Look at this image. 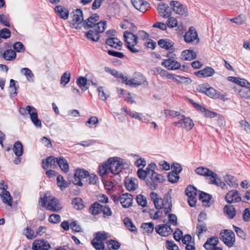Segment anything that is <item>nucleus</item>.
I'll return each instance as SVG.
<instances>
[{"label":"nucleus","mask_w":250,"mask_h":250,"mask_svg":"<svg viewBox=\"0 0 250 250\" xmlns=\"http://www.w3.org/2000/svg\"><path fill=\"white\" fill-rule=\"evenodd\" d=\"M155 167V164L152 163L145 169L142 167V180H144L146 186L152 190L157 189L159 184L166 180L163 176L154 171Z\"/></svg>","instance_id":"nucleus-1"},{"label":"nucleus","mask_w":250,"mask_h":250,"mask_svg":"<svg viewBox=\"0 0 250 250\" xmlns=\"http://www.w3.org/2000/svg\"><path fill=\"white\" fill-rule=\"evenodd\" d=\"M40 202L42 207H45L46 210L59 212L62 209L59 200L52 196L49 192H46L43 197L40 198Z\"/></svg>","instance_id":"nucleus-2"},{"label":"nucleus","mask_w":250,"mask_h":250,"mask_svg":"<svg viewBox=\"0 0 250 250\" xmlns=\"http://www.w3.org/2000/svg\"><path fill=\"white\" fill-rule=\"evenodd\" d=\"M153 203L157 209L159 210L163 208L165 215H167L171 211L172 205L169 193L166 194L163 199L159 198Z\"/></svg>","instance_id":"nucleus-3"},{"label":"nucleus","mask_w":250,"mask_h":250,"mask_svg":"<svg viewBox=\"0 0 250 250\" xmlns=\"http://www.w3.org/2000/svg\"><path fill=\"white\" fill-rule=\"evenodd\" d=\"M107 164L109 170L114 174H118L121 172L125 165L123 160L119 157L109 158L107 161Z\"/></svg>","instance_id":"nucleus-4"},{"label":"nucleus","mask_w":250,"mask_h":250,"mask_svg":"<svg viewBox=\"0 0 250 250\" xmlns=\"http://www.w3.org/2000/svg\"><path fill=\"white\" fill-rule=\"evenodd\" d=\"M27 110L30 115L31 121L36 127H41L42 126V122L40 119L38 118V113L35 108L33 106L27 105L26 109L24 108H20L19 111L22 115H24Z\"/></svg>","instance_id":"nucleus-5"},{"label":"nucleus","mask_w":250,"mask_h":250,"mask_svg":"<svg viewBox=\"0 0 250 250\" xmlns=\"http://www.w3.org/2000/svg\"><path fill=\"white\" fill-rule=\"evenodd\" d=\"M167 57L168 58L163 62L162 64L169 70H176L180 68V62L175 59V54L172 52L168 53Z\"/></svg>","instance_id":"nucleus-6"},{"label":"nucleus","mask_w":250,"mask_h":250,"mask_svg":"<svg viewBox=\"0 0 250 250\" xmlns=\"http://www.w3.org/2000/svg\"><path fill=\"white\" fill-rule=\"evenodd\" d=\"M220 239L229 247H231L235 242V234L230 230L225 229L220 233Z\"/></svg>","instance_id":"nucleus-7"},{"label":"nucleus","mask_w":250,"mask_h":250,"mask_svg":"<svg viewBox=\"0 0 250 250\" xmlns=\"http://www.w3.org/2000/svg\"><path fill=\"white\" fill-rule=\"evenodd\" d=\"M179 120L173 123L175 126L182 127L186 128L187 130H191L194 126L193 121L188 117H185L184 115H181Z\"/></svg>","instance_id":"nucleus-8"},{"label":"nucleus","mask_w":250,"mask_h":250,"mask_svg":"<svg viewBox=\"0 0 250 250\" xmlns=\"http://www.w3.org/2000/svg\"><path fill=\"white\" fill-rule=\"evenodd\" d=\"M109 72L115 77L121 78L122 80V82L125 83L127 85L133 86L139 85V83L137 81L135 80L134 79L128 80L127 78L124 76L122 73H120L115 70L109 69Z\"/></svg>","instance_id":"nucleus-9"},{"label":"nucleus","mask_w":250,"mask_h":250,"mask_svg":"<svg viewBox=\"0 0 250 250\" xmlns=\"http://www.w3.org/2000/svg\"><path fill=\"white\" fill-rule=\"evenodd\" d=\"M89 176V172L87 170L83 169H77L75 170L74 174V180L72 182L74 184L82 186L83 185L81 180L83 178H86Z\"/></svg>","instance_id":"nucleus-10"},{"label":"nucleus","mask_w":250,"mask_h":250,"mask_svg":"<svg viewBox=\"0 0 250 250\" xmlns=\"http://www.w3.org/2000/svg\"><path fill=\"white\" fill-rule=\"evenodd\" d=\"M83 19V12L80 9H77L74 11L73 12V20L72 21L73 27L76 29L81 28Z\"/></svg>","instance_id":"nucleus-11"},{"label":"nucleus","mask_w":250,"mask_h":250,"mask_svg":"<svg viewBox=\"0 0 250 250\" xmlns=\"http://www.w3.org/2000/svg\"><path fill=\"white\" fill-rule=\"evenodd\" d=\"M225 199L229 204L237 203L241 200V197L236 190L229 191L225 196Z\"/></svg>","instance_id":"nucleus-12"},{"label":"nucleus","mask_w":250,"mask_h":250,"mask_svg":"<svg viewBox=\"0 0 250 250\" xmlns=\"http://www.w3.org/2000/svg\"><path fill=\"white\" fill-rule=\"evenodd\" d=\"M158 10L159 15L164 18H167L172 14L171 9L169 6L164 3H160L158 5Z\"/></svg>","instance_id":"nucleus-13"},{"label":"nucleus","mask_w":250,"mask_h":250,"mask_svg":"<svg viewBox=\"0 0 250 250\" xmlns=\"http://www.w3.org/2000/svg\"><path fill=\"white\" fill-rule=\"evenodd\" d=\"M50 248L49 243L43 240H35L32 244V250H49Z\"/></svg>","instance_id":"nucleus-14"},{"label":"nucleus","mask_w":250,"mask_h":250,"mask_svg":"<svg viewBox=\"0 0 250 250\" xmlns=\"http://www.w3.org/2000/svg\"><path fill=\"white\" fill-rule=\"evenodd\" d=\"M116 200H119L123 207L128 208L132 204L133 196L129 193L123 194Z\"/></svg>","instance_id":"nucleus-15"},{"label":"nucleus","mask_w":250,"mask_h":250,"mask_svg":"<svg viewBox=\"0 0 250 250\" xmlns=\"http://www.w3.org/2000/svg\"><path fill=\"white\" fill-rule=\"evenodd\" d=\"M157 233L163 236H167L172 232L170 226L167 224H163L157 226L155 228Z\"/></svg>","instance_id":"nucleus-16"},{"label":"nucleus","mask_w":250,"mask_h":250,"mask_svg":"<svg viewBox=\"0 0 250 250\" xmlns=\"http://www.w3.org/2000/svg\"><path fill=\"white\" fill-rule=\"evenodd\" d=\"M197 38V33L193 27H190L184 36L185 41L188 43L193 42Z\"/></svg>","instance_id":"nucleus-17"},{"label":"nucleus","mask_w":250,"mask_h":250,"mask_svg":"<svg viewBox=\"0 0 250 250\" xmlns=\"http://www.w3.org/2000/svg\"><path fill=\"white\" fill-rule=\"evenodd\" d=\"M215 73V70L211 67L207 66L205 68L195 72L196 76L199 77H208L212 76Z\"/></svg>","instance_id":"nucleus-18"},{"label":"nucleus","mask_w":250,"mask_h":250,"mask_svg":"<svg viewBox=\"0 0 250 250\" xmlns=\"http://www.w3.org/2000/svg\"><path fill=\"white\" fill-rule=\"evenodd\" d=\"M195 172L196 174L204 176H209L211 178H215L216 174L208 168L204 167H199L195 169Z\"/></svg>","instance_id":"nucleus-19"},{"label":"nucleus","mask_w":250,"mask_h":250,"mask_svg":"<svg viewBox=\"0 0 250 250\" xmlns=\"http://www.w3.org/2000/svg\"><path fill=\"white\" fill-rule=\"evenodd\" d=\"M124 37L127 45L136 44L138 42V37L130 32L125 31Z\"/></svg>","instance_id":"nucleus-20"},{"label":"nucleus","mask_w":250,"mask_h":250,"mask_svg":"<svg viewBox=\"0 0 250 250\" xmlns=\"http://www.w3.org/2000/svg\"><path fill=\"white\" fill-rule=\"evenodd\" d=\"M125 185L128 190H135L138 186V182L135 178H127L125 179Z\"/></svg>","instance_id":"nucleus-21"},{"label":"nucleus","mask_w":250,"mask_h":250,"mask_svg":"<svg viewBox=\"0 0 250 250\" xmlns=\"http://www.w3.org/2000/svg\"><path fill=\"white\" fill-rule=\"evenodd\" d=\"M106 44L116 49L120 50L123 43L118 38L110 37L106 40Z\"/></svg>","instance_id":"nucleus-22"},{"label":"nucleus","mask_w":250,"mask_h":250,"mask_svg":"<svg viewBox=\"0 0 250 250\" xmlns=\"http://www.w3.org/2000/svg\"><path fill=\"white\" fill-rule=\"evenodd\" d=\"M235 91L238 90V93L240 96L246 99L250 98V83L239 88H234Z\"/></svg>","instance_id":"nucleus-23"},{"label":"nucleus","mask_w":250,"mask_h":250,"mask_svg":"<svg viewBox=\"0 0 250 250\" xmlns=\"http://www.w3.org/2000/svg\"><path fill=\"white\" fill-rule=\"evenodd\" d=\"M158 45L161 48L167 50H174V43L168 39H161L158 42Z\"/></svg>","instance_id":"nucleus-24"},{"label":"nucleus","mask_w":250,"mask_h":250,"mask_svg":"<svg viewBox=\"0 0 250 250\" xmlns=\"http://www.w3.org/2000/svg\"><path fill=\"white\" fill-rule=\"evenodd\" d=\"M43 168L44 169H47L49 168H54L57 166V162L55 158L53 156L48 157L45 160H42Z\"/></svg>","instance_id":"nucleus-25"},{"label":"nucleus","mask_w":250,"mask_h":250,"mask_svg":"<svg viewBox=\"0 0 250 250\" xmlns=\"http://www.w3.org/2000/svg\"><path fill=\"white\" fill-rule=\"evenodd\" d=\"M55 10L57 15L61 19L63 20H66L68 19L69 16V12L66 8L61 5H58L56 6Z\"/></svg>","instance_id":"nucleus-26"},{"label":"nucleus","mask_w":250,"mask_h":250,"mask_svg":"<svg viewBox=\"0 0 250 250\" xmlns=\"http://www.w3.org/2000/svg\"><path fill=\"white\" fill-rule=\"evenodd\" d=\"M99 20V16L98 14H95L93 15L92 16L89 17L85 22H83L84 24L86 23V26L89 28H94V26L96 25L97 21Z\"/></svg>","instance_id":"nucleus-27"},{"label":"nucleus","mask_w":250,"mask_h":250,"mask_svg":"<svg viewBox=\"0 0 250 250\" xmlns=\"http://www.w3.org/2000/svg\"><path fill=\"white\" fill-rule=\"evenodd\" d=\"M57 164L59 166L62 170L64 172H67L69 170V165L67 161L63 157H60L56 159Z\"/></svg>","instance_id":"nucleus-28"},{"label":"nucleus","mask_w":250,"mask_h":250,"mask_svg":"<svg viewBox=\"0 0 250 250\" xmlns=\"http://www.w3.org/2000/svg\"><path fill=\"white\" fill-rule=\"evenodd\" d=\"M182 59L186 61H191L196 57V54L193 51L189 50H186L182 52Z\"/></svg>","instance_id":"nucleus-29"},{"label":"nucleus","mask_w":250,"mask_h":250,"mask_svg":"<svg viewBox=\"0 0 250 250\" xmlns=\"http://www.w3.org/2000/svg\"><path fill=\"white\" fill-rule=\"evenodd\" d=\"M228 80L232 82L238 84L240 87L244 86L247 84H250V83L244 79H241L239 77H229Z\"/></svg>","instance_id":"nucleus-30"},{"label":"nucleus","mask_w":250,"mask_h":250,"mask_svg":"<svg viewBox=\"0 0 250 250\" xmlns=\"http://www.w3.org/2000/svg\"><path fill=\"white\" fill-rule=\"evenodd\" d=\"M224 180L228 187L229 186L231 188H237L238 186L236 178L233 176L227 175L224 177Z\"/></svg>","instance_id":"nucleus-31"},{"label":"nucleus","mask_w":250,"mask_h":250,"mask_svg":"<svg viewBox=\"0 0 250 250\" xmlns=\"http://www.w3.org/2000/svg\"><path fill=\"white\" fill-rule=\"evenodd\" d=\"M2 202L9 206L12 205V198L10 193L7 191H2L0 194Z\"/></svg>","instance_id":"nucleus-32"},{"label":"nucleus","mask_w":250,"mask_h":250,"mask_svg":"<svg viewBox=\"0 0 250 250\" xmlns=\"http://www.w3.org/2000/svg\"><path fill=\"white\" fill-rule=\"evenodd\" d=\"M224 211L230 219H233L236 215L235 209L232 205H226L224 207Z\"/></svg>","instance_id":"nucleus-33"},{"label":"nucleus","mask_w":250,"mask_h":250,"mask_svg":"<svg viewBox=\"0 0 250 250\" xmlns=\"http://www.w3.org/2000/svg\"><path fill=\"white\" fill-rule=\"evenodd\" d=\"M103 208V206L101 205L98 202H95L90 206L89 208L90 212L93 215H97L102 212V209Z\"/></svg>","instance_id":"nucleus-34"},{"label":"nucleus","mask_w":250,"mask_h":250,"mask_svg":"<svg viewBox=\"0 0 250 250\" xmlns=\"http://www.w3.org/2000/svg\"><path fill=\"white\" fill-rule=\"evenodd\" d=\"M13 151L17 156H21L22 155L23 149V146L20 141L16 142L14 145Z\"/></svg>","instance_id":"nucleus-35"},{"label":"nucleus","mask_w":250,"mask_h":250,"mask_svg":"<svg viewBox=\"0 0 250 250\" xmlns=\"http://www.w3.org/2000/svg\"><path fill=\"white\" fill-rule=\"evenodd\" d=\"M205 94L213 99H218L221 96V93L217 91L214 88L210 86H209Z\"/></svg>","instance_id":"nucleus-36"},{"label":"nucleus","mask_w":250,"mask_h":250,"mask_svg":"<svg viewBox=\"0 0 250 250\" xmlns=\"http://www.w3.org/2000/svg\"><path fill=\"white\" fill-rule=\"evenodd\" d=\"M3 58L7 61H12L15 59L16 53L12 49L6 50L3 54Z\"/></svg>","instance_id":"nucleus-37"},{"label":"nucleus","mask_w":250,"mask_h":250,"mask_svg":"<svg viewBox=\"0 0 250 250\" xmlns=\"http://www.w3.org/2000/svg\"><path fill=\"white\" fill-rule=\"evenodd\" d=\"M106 27V22L105 21H100L96 23L93 28L99 34L104 32Z\"/></svg>","instance_id":"nucleus-38"},{"label":"nucleus","mask_w":250,"mask_h":250,"mask_svg":"<svg viewBox=\"0 0 250 250\" xmlns=\"http://www.w3.org/2000/svg\"><path fill=\"white\" fill-rule=\"evenodd\" d=\"M86 37L92 41H98L100 39L99 34L93 29L85 33Z\"/></svg>","instance_id":"nucleus-39"},{"label":"nucleus","mask_w":250,"mask_h":250,"mask_svg":"<svg viewBox=\"0 0 250 250\" xmlns=\"http://www.w3.org/2000/svg\"><path fill=\"white\" fill-rule=\"evenodd\" d=\"M185 194L188 197H196L197 189L192 185H189L185 189Z\"/></svg>","instance_id":"nucleus-40"},{"label":"nucleus","mask_w":250,"mask_h":250,"mask_svg":"<svg viewBox=\"0 0 250 250\" xmlns=\"http://www.w3.org/2000/svg\"><path fill=\"white\" fill-rule=\"evenodd\" d=\"M210 183L216 185L217 186L221 187L224 189L228 188V186L226 184L222 182L221 180L218 178L217 174L216 177L212 178L210 181Z\"/></svg>","instance_id":"nucleus-41"},{"label":"nucleus","mask_w":250,"mask_h":250,"mask_svg":"<svg viewBox=\"0 0 250 250\" xmlns=\"http://www.w3.org/2000/svg\"><path fill=\"white\" fill-rule=\"evenodd\" d=\"M124 223L126 228L130 231L133 232H137V229L136 227L134 225L132 222L129 218H125L124 220Z\"/></svg>","instance_id":"nucleus-42"},{"label":"nucleus","mask_w":250,"mask_h":250,"mask_svg":"<svg viewBox=\"0 0 250 250\" xmlns=\"http://www.w3.org/2000/svg\"><path fill=\"white\" fill-rule=\"evenodd\" d=\"M154 226L153 223H143L142 224V229H143L144 231L143 233H146L148 234L151 233L154 230Z\"/></svg>","instance_id":"nucleus-43"},{"label":"nucleus","mask_w":250,"mask_h":250,"mask_svg":"<svg viewBox=\"0 0 250 250\" xmlns=\"http://www.w3.org/2000/svg\"><path fill=\"white\" fill-rule=\"evenodd\" d=\"M178 7L174 9V12L176 14L184 16H187L188 15L187 8H186L182 4L180 3V5L178 6Z\"/></svg>","instance_id":"nucleus-44"},{"label":"nucleus","mask_w":250,"mask_h":250,"mask_svg":"<svg viewBox=\"0 0 250 250\" xmlns=\"http://www.w3.org/2000/svg\"><path fill=\"white\" fill-rule=\"evenodd\" d=\"M93 247L97 250H104V244L103 242L100 241L97 239H93L91 242Z\"/></svg>","instance_id":"nucleus-45"},{"label":"nucleus","mask_w":250,"mask_h":250,"mask_svg":"<svg viewBox=\"0 0 250 250\" xmlns=\"http://www.w3.org/2000/svg\"><path fill=\"white\" fill-rule=\"evenodd\" d=\"M200 200L203 203L208 204L211 199V196L204 192H201L199 196Z\"/></svg>","instance_id":"nucleus-46"},{"label":"nucleus","mask_w":250,"mask_h":250,"mask_svg":"<svg viewBox=\"0 0 250 250\" xmlns=\"http://www.w3.org/2000/svg\"><path fill=\"white\" fill-rule=\"evenodd\" d=\"M77 84L81 87L82 90H85L88 89L86 87L87 84V79L83 77H80L77 80Z\"/></svg>","instance_id":"nucleus-47"},{"label":"nucleus","mask_w":250,"mask_h":250,"mask_svg":"<svg viewBox=\"0 0 250 250\" xmlns=\"http://www.w3.org/2000/svg\"><path fill=\"white\" fill-rule=\"evenodd\" d=\"M57 185L61 189L65 188L68 186L67 183L64 180L62 176L59 175L57 178Z\"/></svg>","instance_id":"nucleus-48"},{"label":"nucleus","mask_w":250,"mask_h":250,"mask_svg":"<svg viewBox=\"0 0 250 250\" xmlns=\"http://www.w3.org/2000/svg\"><path fill=\"white\" fill-rule=\"evenodd\" d=\"M207 228L205 222L198 223L197 225L196 232L199 236L202 233L206 232Z\"/></svg>","instance_id":"nucleus-49"},{"label":"nucleus","mask_w":250,"mask_h":250,"mask_svg":"<svg viewBox=\"0 0 250 250\" xmlns=\"http://www.w3.org/2000/svg\"><path fill=\"white\" fill-rule=\"evenodd\" d=\"M179 176L174 172H169L167 175V179L169 182L171 183H175L179 179Z\"/></svg>","instance_id":"nucleus-50"},{"label":"nucleus","mask_w":250,"mask_h":250,"mask_svg":"<svg viewBox=\"0 0 250 250\" xmlns=\"http://www.w3.org/2000/svg\"><path fill=\"white\" fill-rule=\"evenodd\" d=\"M21 72L26 77L28 81H30L34 77V74L30 69L28 68H23Z\"/></svg>","instance_id":"nucleus-51"},{"label":"nucleus","mask_w":250,"mask_h":250,"mask_svg":"<svg viewBox=\"0 0 250 250\" xmlns=\"http://www.w3.org/2000/svg\"><path fill=\"white\" fill-rule=\"evenodd\" d=\"M109 169L107 163H105L99 167V172L101 176H104L109 172Z\"/></svg>","instance_id":"nucleus-52"},{"label":"nucleus","mask_w":250,"mask_h":250,"mask_svg":"<svg viewBox=\"0 0 250 250\" xmlns=\"http://www.w3.org/2000/svg\"><path fill=\"white\" fill-rule=\"evenodd\" d=\"M108 237L109 236L108 234L104 231L98 232L96 233V236L94 239H97L100 241L103 242L107 239Z\"/></svg>","instance_id":"nucleus-53"},{"label":"nucleus","mask_w":250,"mask_h":250,"mask_svg":"<svg viewBox=\"0 0 250 250\" xmlns=\"http://www.w3.org/2000/svg\"><path fill=\"white\" fill-rule=\"evenodd\" d=\"M178 22L176 18L168 17L166 22L167 25L169 28H173L177 26Z\"/></svg>","instance_id":"nucleus-54"},{"label":"nucleus","mask_w":250,"mask_h":250,"mask_svg":"<svg viewBox=\"0 0 250 250\" xmlns=\"http://www.w3.org/2000/svg\"><path fill=\"white\" fill-rule=\"evenodd\" d=\"M209 86V84L207 83L200 84L196 87V90L199 92L206 94Z\"/></svg>","instance_id":"nucleus-55"},{"label":"nucleus","mask_w":250,"mask_h":250,"mask_svg":"<svg viewBox=\"0 0 250 250\" xmlns=\"http://www.w3.org/2000/svg\"><path fill=\"white\" fill-rule=\"evenodd\" d=\"M81 199L75 198L72 200V204L74 207L77 209H80L83 208Z\"/></svg>","instance_id":"nucleus-56"},{"label":"nucleus","mask_w":250,"mask_h":250,"mask_svg":"<svg viewBox=\"0 0 250 250\" xmlns=\"http://www.w3.org/2000/svg\"><path fill=\"white\" fill-rule=\"evenodd\" d=\"M11 36V31L7 28H3L0 30V38L7 39Z\"/></svg>","instance_id":"nucleus-57"},{"label":"nucleus","mask_w":250,"mask_h":250,"mask_svg":"<svg viewBox=\"0 0 250 250\" xmlns=\"http://www.w3.org/2000/svg\"><path fill=\"white\" fill-rule=\"evenodd\" d=\"M70 74L65 72L63 73L61 79V83L65 85L70 81Z\"/></svg>","instance_id":"nucleus-58"},{"label":"nucleus","mask_w":250,"mask_h":250,"mask_svg":"<svg viewBox=\"0 0 250 250\" xmlns=\"http://www.w3.org/2000/svg\"><path fill=\"white\" fill-rule=\"evenodd\" d=\"M164 112L166 116H169L172 117H179V118H180L181 116L179 112L174 110L167 109L165 110Z\"/></svg>","instance_id":"nucleus-59"},{"label":"nucleus","mask_w":250,"mask_h":250,"mask_svg":"<svg viewBox=\"0 0 250 250\" xmlns=\"http://www.w3.org/2000/svg\"><path fill=\"white\" fill-rule=\"evenodd\" d=\"M99 120L97 117L95 116H92L91 117L87 122L86 123V125H89V126L91 127H92V125H94L95 126L97 125V124L98 123Z\"/></svg>","instance_id":"nucleus-60"},{"label":"nucleus","mask_w":250,"mask_h":250,"mask_svg":"<svg viewBox=\"0 0 250 250\" xmlns=\"http://www.w3.org/2000/svg\"><path fill=\"white\" fill-rule=\"evenodd\" d=\"M25 235L28 239H32L36 237V234H34V231L31 228L28 227L25 229Z\"/></svg>","instance_id":"nucleus-61"},{"label":"nucleus","mask_w":250,"mask_h":250,"mask_svg":"<svg viewBox=\"0 0 250 250\" xmlns=\"http://www.w3.org/2000/svg\"><path fill=\"white\" fill-rule=\"evenodd\" d=\"M98 91L99 92V96L101 100L105 101L107 99V98L109 97V96L105 94V92L104 91L103 87H99L98 88Z\"/></svg>","instance_id":"nucleus-62"},{"label":"nucleus","mask_w":250,"mask_h":250,"mask_svg":"<svg viewBox=\"0 0 250 250\" xmlns=\"http://www.w3.org/2000/svg\"><path fill=\"white\" fill-rule=\"evenodd\" d=\"M240 124L243 128L247 133H250V125L246 120H241Z\"/></svg>","instance_id":"nucleus-63"},{"label":"nucleus","mask_w":250,"mask_h":250,"mask_svg":"<svg viewBox=\"0 0 250 250\" xmlns=\"http://www.w3.org/2000/svg\"><path fill=\"white\" fill-rule=\"evenodd\" d=\"M243 220L248 222L250 220V208H246L243 213Z\"/></svg>","instance_id":"nucleus-64"}]
</instances>
